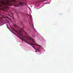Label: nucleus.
Returning <instances> with one entry per match:
<instances>
[{"label": "nucleus", "instance_id": "obj_6", "mask_svg": "<svg viewBox=\"0 0 73 73\" xmlns=\"http://www.w3.org/2000/svg\"><path fill=\"white\" fill-rule=\"evenodd\" d=\"M48 0H43L42 2H45V1H46Z\"/></svg>", "mask_w": 73, "mask_h": 73}, {"label": "nucleus", "instance_id": "obj_8", "mask_svg": "<svg viewBox=\"0 0 73 73\" xmlns=\"http://www.w3.org/2000/svg\"><path fill=\"white\" fill-rule=\"evenodd\" d=\"M37 46H40V47H41V48H42V46H41V45H37Z\"/></svg>", "mask_w": 73, "mask_h": 73}, {"label": "nucleus", "instance_id": "obj_15", "mask_svg": "<svg viewBox=\"0 0 73 73\" xmlns=\"http://www.w3.org/2000/svg\"><path fill=\"white\" fill-rule=\"evenodd\" d=\"M31 45V46H32V45Z\"/></svg>", "mask_w": 73, "mask_h": 73}, {"label": "nucleus", "instance_id": "obj_4", "mask_svg": "<svg viewBox=\"0 0 73 73\" xmlns=\"http://www.w3.org/2000/svg\"><path fill=\"white\" fill-rule=\"evenodd\" d=\"M24 41L25 42H26L27 44H29V45H31V44H30L29 43V42H28V41H25V40Z\"/></svg>", "mask_w": 73, "mask_h": 73}, {"label": "nucleus", "instance_id": "obj_3", "mask_svg": "<svg viewBox=\"0 0 73 73\" xmlns=\"http://www.w3.org/2000/svg\"><path fill=\"white\" fill-rule=\"evenodd\" d=\"M37 50H38V52L40 51V47H39L38 48Z\"/></svg>", "mask_w": 73, "mask_h": 73}, {"label": "nucleus", "instance_id": "obj_5", "mask_svg": "<svg viewBox=\"0 0 73 73\" xmlns=\"http://www.w3.org/2000/svg\"><path fill=\"white\" fill-rule=\"evenodd\" d=\"M12 33H13L14 35H15V36H17V37H18L17 36V34H15V33H14V32H13Z\"/></svg>", "mask_w": 73, "mask_h": 73}, {"label": "nucleus", "instance_id": "obj_12", "mask_svg": "<svg viewBox=\"0 0 73 73\" xmlns=\"http://www.w3.org/2000/svg\"><path fill=\"white\" fill-rule=\"evenodd\" d=\"M18 5H20V4H18Z\"/></svg>", "mask_w": 73, "mask_h": 73}, {"label": "nucleus", "instance_id": "obj_11", "mask_svg": "<svg viewBox=\"0 0 73 73\" xmlns=\"http://www.w3.org/2000/svg\"><path fill=\"white\" fill-rule=\"evenodd\" d=\"M37 51H38V50H36V51H35V52H37Z\"/></svg>", "mask_w": 73, "mask_h": 73}, {"label": "nucleus", "instance_id": "obj_2", "mask_svg": "<svg viewBox=\"0 0 73 73\" xmlns=\"http://www.w3.org/2000/svg\"><path fill=\"white\" fill-rule=\"evenodd\" d=\"M26 38H27V41H29V40H31V42H35V41H34V39L32 38V37H31L30 36H29L28 37H26Z\"/></svg>", "mask_w": 73, "mask_h": 73}, {"label": "nucleus", "instance_id": "obj_13", "mask_svg": "<svg viewBox=\"0 0 73 73\" xmlns=\"http://www.w3.org/2000/svg\"><path fill=\"white\" fill-rule=\"evenodd\" d=\"M2 3H4V2H3Z\"/></svg>", "mask_w": 73, "mask_h": 73}, {"label": "nucleus", "instance_id": "obj_1", "mask_svg": "<svg viewBox=\"0 0 73 73\" xmlns=\"http://www.w3.org/2000/svg\"><path fill=\"white\" fill-rule=\"evenodd\" d=\"M11 29H12V30L15 31V32H16V33H17V34L19 35L20 37H21V40H24V38H23V36L22 35V33H21V31H19V32L15 30L12 28Z\"/></svg>", "mask_w": 73, "mask_h": 73}, {"label": "nucleus", "instance_id": "obj_7", "mask_svg": "<svg viewBox=\"0 0 73 73\" xmlns=\"http://www.w3.org/2000/svg\"><path fill=\"white\" fill-rule=\"evenodd\" d=\"M41 1L39 0L38 1L36 2V3H39V2H41Z\"/></svg>", "mask_w": 73, "mask_h": 73}, {"label": "nucleus", "instance_id": "obj_14", "mask_svg": "<svg viewBox=\"0 0 73 73\" xmlns=\"http://www.w3.org/2000/svg\"><path fill=\"white\" fill-rule=\"evenodd\" d=\"M9 16V15H8Z\"/></svg>", "mask_w": 73, "mask_h": 73}, {"label": "nucleus", "instance_id": "obj_10", "mask_svg": "<svg viewBox=\"0 0 73 73\" xmlns=\"http://www.w3.org/2000/svg\"><path fill=\"white\" fill-rule=\"evenodd\" d=\"M14 7H18V6H17V5H15Z\"/></svg>", "mask_w": 73, "mask_h": 73}, {"label": "nucleus", "instance_id": "obj_9", "mask_svg": "<svg viewBox=\"0 0 73 73\" xmlns=\"http://www.w3.org/2000/svg\"><path fill=\"white\" fill-rule=\"evenodd\" d=\"M30 43H31V44H32V45H34V44H33V43H32V42H30Z\"/></svg>", "mask_w": 73, "mask_h": 73}]
</instances>
